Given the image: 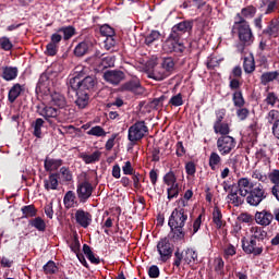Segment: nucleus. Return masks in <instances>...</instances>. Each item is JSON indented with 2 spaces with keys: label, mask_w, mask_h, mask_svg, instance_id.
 <instances>
[{
  "label": "nucleus",
  "mask_w": 279,
  "mask_h": 279,
  "mask_svg": "<svg viewBox=\"0 0 279 279\" xmlns=\"http://www.w3.org/2000/svg\"><path fill=\"white\" fill-rule=\"evenodd\" d=\"M238 185L240 186V196L245 197L246 204L253 208L260 206L268 195L264 184L251 182L247 178L239 179Z\"/></svg>",
  "instance_id": "obj_1"
},
{
  "label": "nucleus",
  "mask_w": 279,
  "mask_h": 279,
  "mask_svg": "<svg viewBox=\"0 0 279 279\" xmlns=\"http://www.w3.org/2000/svg\"><path fill=\"white\" fill-rule=\"evenodd\" d=\"M179 206L174 208L169 217L168 226L169 228L179 227L184 228L186 226V221L189 220V214H186V206L189 204L184 198H180L178 201Z\"/></svg>",
  "instance_id": "obj_2"
},
{
  "label": "nucleus",
  "mask_w": 279,
  "mask_h": 279,
  "mask_svg": "<svg viewBox=\"0 0 279 279\" xmlns=\"http://www.w3.org/2000/svg\"><path fill=\"white\" fill-rule=\"evenodd\" d=\"M149 134V128L145 123V121H136L133 125L129 128L128 138L130 143L136 145L140 141H143L145 136Z\"/></svg>",
  "instance_id": "obj_3"
},
{
  "label": "nucleus",
  "mask_w": 279,
  "mask_h": 279,
  "mask_svg": "<svg viewBox=\"0 0 279 279\" xmlns=\"http://www.w3.org/2000/svg\"><path fill=\"white\" fill-rule=\"evenodd\" d=\"M194 20H184L173 25L170 33L172 40H182L183 34H191L193 32Z\"/></svg>",
  "instance_id": "obj_4"
},
{
  "label": "nucleus",
  "mask_w": 279,
  "mask_h": 279,
  "mask_svg": "<svg viewBox=\"0 0 279 279\" xmlns=\"http://www.w3.org/2000/svg\"><path fill=\"white\" fill-rule=\"evenodd\" d=\"M175 246L171 244L169 238H161L157 243V252L159 254V260L161 263H167V260H171L173 256V251Z\"/></svg>",
  "instance_id": "obj_5"
},
{
  "label": "nucleus",
  "mask_w": 279,
  "mask_h": 279,
  "mask_svg": "<svg viewBox=\"0 0 279 279\" xmlns=\"http://www.w3.org/2000/svg\"><path fill=\"white\" fill-rule=\"evenodd\" d=\"M221 136L217 140V149L220 156H228L232 153V149L236 147V140L228 134H220Z\"/></svg>",
  "instance_id": "obj_6"
},
{
  "label": "nucleus",
  "mask_w": 279,
  "mask_h": 279,
  "mask_svg": "<svg viewBox=\"0 0 279 279\" xmlns=\"http://www.w3.org/2000/svg\"><path fill=\"white\" fill-rule=\"evenodd\" d=\"M53 77H58V72L53 68H48L39 76L38 83L36 85V93H46L51 86Z\"/></svg>",
  "instance_id": "obj_7"
},
{
  "label": "nucleus",
  "mask_w": 279,
  "mask_h": 279,
  "mask_svg": "<svg viewBox=\"0 0 279 279\" xmlns=\"http://www.w3.org/2000/svg\"><path fill=\"white\" fill-rule=\"evenodd\" d=\"M235 34H238L241 43V51L254 43V33L252 32L250 24L235 28Z\"/></svg>",
  "instance_id": "obj_8"
},
{
  "label": "nucleus",
  "mask_w": 279,
  "mask_h": 279,
  "mask_svg": "<svg viewBox=\"0 0 279 279\" xmlns=\"http://www.w3.org/2000/svg\"><path fill=\"white\" fill-rule=\"evenodd\" d=\"M264 245L262 242L254 240V238L242 239V250L245 254H253V256H260L263 254Z\"/></svg>",
  "instance_id": "obj_9"
},
{
  "label": "nucleus",
  "mask_w": 279,
  "mask_h": 279,
  "mask_svg": "<svg viewBox=\"0 0 279 279\" xmlns=\"http://www.w3.org/2000/svg\"><path fill=\"white\" fill-rule=\"evenodd\" d=\"M93 184L87 180L78 182L76 185V195L81 204H86L88 199L93 196Z\"/></svg>",
  "instance_id": "obj_10"
},
{
  "label": "nucleus",
  "mask_w": 279,
  "mask_h": 279,
  "mask_svg": "<svg viewBox=\"0 0 279 279\" xmlns=\"http://www.w3.org/2000/svg\"><path fill=\"white\" fill-rule=\"evenodd\" d=\"M216 120L214 122L215 134H230V125L223 122L226 119V109H218L215 111Z\"/></svg>",
  "instance_id": "obj_11"
},
{
  "label": "nucleus",
  "mask_w": 279,
  "mask_h": 279,
  "mask_svg": "<svg viewBox=\"0 0 279 279\" xmlns=\"http://www.w3.org/2000/svg\"><path fill=\"white\" fill-rule=\"evenodd\" d=\"M104 80L108 82V84L119 86V84L125 80V72L121 70H108L104 73Z\"/></svg>",
  "instance_id": "obj_12"
},
{
  "label": "nucleus",
  "mask_w": 279,
  "mask_h": 279,
  "mask_svg": "<svg viewBox=\"0 0 279 279\" xmlns=\"http://www.w3.org/2000/svg\"><path fill=\"white\" fill-rule=\"evenodd\" d=\"M49 104L50 106H56L57 108H59V110H64L65 114L71 110V107L66 105V98L64 97V95L58 92L50 94Z\"/></svg>",
  "instance_id": "obj_13"
},
{
  "label": "nucleus",
  "mask_w": 279,
  "mask_h": 279,
  "mask_svg": "<svg viewBox=\"0 0 279 279\" xmlns=\"http://www.w3.org/2000/svg\"><path fill=\"white\" fill-rule=\"evenodd\" d=\"M97 86V78L95 76H86L84 73V77L81 81V93H87L88 95H93L95 93V87Z\"/></svg>",
  "instance_id": "obj_14"
},
{
  "label": "nucleus",
  "mask_w": 279,
  "mask_h": 279,
  "mask_svg": "<svg viewBox=\"0 0 279 279\" xmlns=\"http://www.w3.org/2000/svg\"><path fill=\"white\" fill-rule=\"evenodd\" d=\"M181 40L182 39H172L168 37V49L170 53H174V56H178L179 58H182L184 51H186V46H184V43Z\"/></svg>",
  "instance_id": "obj_15"
},
{
  "label": "nucleus",
  "mask_w": 279,
  "mask_h": 279,
  "mask_svg": "<svg viewBox=\"0 0 279 279\" xmlns=\"http://www.w3.org/2000/svg\"><path fill=\"white\" fill-rule=\"evenodd\" d=\"M262 36H266L269 40H271V38H278L279 21L276 19L270 20L267 26L262 31Z\"/></svg>",
  "instance_id": "obj_16"
},
{
  "label": "nucleus",
  "mask_w": 279,
  "mask_h": 279,
  "mask_svg": "<svg viewBox=\"0 0 279 279\" xmlns=\"http://www.w3.org/2000/svg\"><path fill=\"white\" fill-rule=\"evenodd\" d=\"M255 221L258 226H263V228H267V226H271V221H274V214L267 209L255 213Z\"/></svg>",
  "instance_id": "obj_17"
},
{
  "label": "nucleus",
  "mask_w": 279,
  "mask_h": 279,
  "mask_svg": "<svg viewBox=\"0 0 279 279\" xmlns=\"http://www.w3.org/2000/svg\"><path fill=\"white\" fill-rule=\"evenodd\" d=\"M75 221L81 228H88L93 223V215L84 209H77Z\"/></svg>",
  "instance_id": "obj_18"
},
{
  "label": "nucleus",
  "mask_w": 279,
  "mask_h": 279,
  "mask_svg": "<svg viewBox=\"0 0 279 279\" xmlns=\"http://www.w3.org/2000/svg\"><path fill=\"white\" fill-rule=\"evenodd\" d=\"M38 114L40 117H44V119H46V121H49V119H56V117H58V114H60V109L53 107V105H46L44 107H38Z\"/></svg>",
  "instance_id": "obj_19"
},
{
  "label": "nucleus",
  "mask_w": 279,
  "mask_h": 279,
  "mask_svg": "<svg viewBox=\"0 0 279 279\" xmlns=\"http://www.w3.org/2000/svg\"><path fill=\"white\" fill-rule=\"evenodd\" d=\"M186 238V231H184V227H170V232L168 234L169 241L173 243H182Z\"/></svg>",
  "instance_id": "obj_20"
},
{
  "label": "nucleus",
  "mask_w": 279,
  "mask_h": 279,
  "mask_svg": "<svg viewBox=\"0 0 279 279\" xmlns=\"http://www.w3.org/2000/svg\"><path fill=\"white\" fill-rule=\"evenodd\" d=\"M240 189L241 187L239 186V184L238 186H232L227 196V198L231 202V204L236 207L243 206V204L245 203V197L239 196V194L241 195Z\"/></svg>",
  "instance_id": "obj_21"
},
{
  "label": "nucleus",
  "mask_w": 279,
  "mask_h": 279,
  "mask_svg": "<svg viewBox=\"0 0 279 279\" xmlns=\"http://www.w3.org/2000/svg\"><path fill=\"white\" fill-rule=\"evenodd\" d=\"M121 89L134 93L135 95H141V93H143V86H141V81L138 78H132L125 82L122 84Z\"/></svg>",
  "instance_id": "obj_22"
},
{
  "label": "nucleus",
  "mask_w": 279,
  "mask_h": 279,
  "mask_svg": "<svg viewBox=\"0 0 279 279\" xmlns=\"http://www.w3.org/2000/svg\"><path fill=\"white\" fill-rule=\"evenodd\" d=\"M25 92V85H21L19 83L13 84L8 93V101L9 104H14L20 97L21 94Z\"/></svg>",
  "instance_id": "obj_23"
},
{
  "label": "nucleus",
  "mask_w": 279,
  "mask_h": 279,
  "mask_svg": "<svg viewBox=\"0 0 279 279\" xmlns=\"http://www.w3.org/2000/svg\"><path fill=\"white\" fill-rule=\"evenodd\" d=\"M2 74L1 77L5 82H12L19 77V68L15 66H2L1 68Z\"/></svg>",
  "instance_id": "obj_24"
},
{
  "label": "nucleus",
  "mask_w": 279,
  "mask_h": 279,
  "mask_svg": "<svg viewBox=\"0 0 279 279\" xmlns=\"http://www.w3.org/2000/svg\"><path fill=\"white\" fill-rule=\"evenodd\" d=\"M90 104V94H87L86 92H76V99H75V106L80 110H84Z\"/></svg>",
  "instance_id": "obj_25"
},
{
  "label": "nucleus",
  "mask_w": 279,
  "mask_h": 279,
  "mask_svg": "<svg viewBox=\"0 0 279 279\" xmlns=\"http://www.w3.org/2000/svg\"><path fill=\"white\" fill-rule=\"evenodd\" d=\"M58 178H60V173H50L48 179L44 180V189H46L47 191H58Z\"/></svg>",
  "instance_id": "obj_26"
},
{
  "label": "nucleus",
  "mask_w": 279,
  "mask_h": 279,
  "mask_svg": "<svg viewBox=\"0 0 279 279\" xmlns=\"http://www.w3.org/2000/svg\"><path fill=\"white\" fill-rule=\"evenodd\" d=\"M251 238L262 245H265V240L267 238V231L263 227H252L251 228Z\"/></svg>",
  "instance_id": "obj_27"
},
{
  "label": "nucleus",
  "mask_w": 279,
  "mask_h": 279,
  "mask_svg": "<svg viewBox=\"0 0 279 279\" xmlns=\"http://www.w3.org/2000/svg\"><path fill=\"white\" fill-rule=\"evenodd\" d=\"M259 82L262 86H267L271 82H279V71L264 72L259 77Z\"/></svg>",
  "instance_id": "obj_28"
},
{
  "label": "nucleus",
  "mask_w": 279,
  "mask_h": 279,
  "mask_svg": "<svg viewBox=\"0 0 279 279\" xmlns=\"http://www.w3.org/2000/svg\"><path fill=\"white\" fill-rule=\"evenodd\" d=\"M63 161L62 159H53L47 157L44 161V169L45 171H58L60 167H62Z\"/></svg>",
  "instance_id": "obj_29"
},
{
  "label": "nucleus",
  "mask_w": 279,
  "mask_h": 279,
  "mask_svg": "<svg viewBox=\"0 0 279 279\" xmlns=\"http://www.w3.org/2000/svg\"><path fill=\"white\" fill-rule=\"evenodd\" d=\"M84 77V72L81 71L76 73L72 78L69 81V88L73 90L74 93L80 92V88L82 86V78Z\"/></svg>",
  "instance_id": "obj_30"
},
{
  "label": "nucleus",
  "mask_w": 279,
  "mask_h": 279,
  "mask_svg": "<svg viewBox=\"0 0 279 279\" xmlns=\"http://www.w3.org/2000/svg\"><path fill=\"white\" fill-rule=\"evenodd\" d=\"M183 263H185V265L197 264L198 263L197 252H195L193 248H187L183 251Z\"/></svg>",
  "instance_id": "obj_31"
},
{
  "label": "nucleus",
  "mask_w": 279,
  "mask_h": 279,
  "mask_svg": "<svg viewBox=\"0 0 279 279\" xmlns=\"http://www.w3.org/2000/svg\"><path fill=\"white\" fill-rule=\"evenodd\" d=\"M88 49H90V41L88 40L81 41L74 48V56H76V58H83V56H86L88 53Z\"/></svg>",
  "instance_id": "obj_32"
},
{
  "label": "nucleus",
  "mask_w": 279,
  "mask_h": 279,
  "mask_svg": "<svg viewBox=\"0 0 279 279\" xmlns=\"http://www.w3.org/2000/svg\"><path fill=\"white\" fill-rule=\"evenodd\" d=\"M28 226L35 228L38 232H45L47 230V222L41 217H35L28 220Z\"/></svg>",
  "instance_id": "obj_33"
},
{
  "label": "nucleus",
  "mask_w": 279,
  "mask_h": 279,
  "mask_svg": "<svg viewBox=\"0 0 279 279\" xmlns=\"http://www.w3.org/2000/svg\"><path fill=\"white\" fill-rule=\"evenodd\" d=\"M260 8H266L264 14H274L278 10V0H262Z\"/></svg>",
  "instance_id": "obj_34"
},
{
  "label": "nucleus",
  "mask_w": 279,
  "mask_h": 279,
  "mask_svg": "<svg viewBox=\"0 0 279 279\" xmlns=\"http://www.w3.org/2000/svg\"><path fill=\"white\" fill-rule=\"evenodd\" d=\"M22 219H32L38 215V209L34 205H24L21 208Z\"/></svg>",
  "instance_id": "obj_35"
},
{
  "label": "nucleus",
  "mask_w": 279,
  "mask_h": 279,
  "mask_svg": "<svg viewBox=\"0 0 279 279\" xmlns=\"http://www.w3.org/2000/svg\"><path fill=\"white\" fill-rule=\"evenodd\" d=\"M169 75L171 74L161 66L159 69L153 70V72L149 74V77L150 80H155L156 82H162V80H167Z\"/></svg>",
  "instance_id": "obj_36"
},
{
  "label": "nucleus",
  "mask_w": 279,
  "mask_h": 279,
  "mask_svg": "<svg viewBox=\"0 0 279 279\" xmlns=\"http://www.w3.org/2000/svg\"><path fill=\"white\" fill-rule=\"evenodd\" d=\"M83 254H85L86 258L92 263V265H99V263H101L99 256H95V253H93V250L88 244L83 245Z\"/></svg>",
  "instance_id": "obj_37"
},
{
  "label": "nucleus",
  "mask_w": 279,
  "mask_h": 279,
  "mask_svg": "<svg viewBox=\"0 0 279 279\" xmlns=\"http://www.w3.org/2000/svg\"><path fill=\"white\" fill-rule=\"evenodd\" d=\"M75 199H76L75 192L68 191L63 197L64 207L68 210H69V208H75V204H77V202H75Z\"/></svg>",
  "instance_id": "obj_38"
},
{
  "label": "nucleus",
  "mask_w": 279,
  "mask_h": 279,
  "mask_svg": "<svg viewBox=\"0 0 279 279\" xmlns=\"http://www.w3.org/2000/svg\"><path fill=\"white\" fill-rule=\"evenodd\" d=\"M81 158L84 160L85 165H93V162H99V159L101 158V151L96 150L92 155L82 154Z\"/></svg>",
  "instance_id": "obj_39"
},
{
  "label": "nucleus",
  "mask_w": 279,
  "mask_h": 279,
  "mask_svg": "<svg viewBox=\"0 0 279 279\" xmlns=\"http://www.w3.org/2000/svg\"><path fill=\"white\" fill-rule=\"evenodd\" d=\"M232 101L235 108H244L245 107V98L243 97V90H235L232 94Z\"/></svg>",
  "instance_id": "obj_40"
},
{
  "label": "nucleus",
  "mask_w": 279,
  "mask_h": 279,
  "mask_svg": "<svg viewBox=\"0 0 279 279\" xmlns=\"http://www.w3.org/2000/svg\"><path fill=\"white\" fill-rule=\"evenodd\" d=\"M243 70L244 73H254L256 71V62L254 61V57H245L243 61Z\"/></svg>",
  "instance_id": "obj_41"
},
{
  "label": "nucleus",
  "mask_w": 279,
  "mask_h": 279,
  "mask_svg": "<svg viewBox=\"0 0 279 279\" xmlns=\"http://www.w3.org/2000/svg\"><path fill=\"white\" fill-rule=\"evenodd\" d=\"M243 25H250V22L245 20V16H243V14L236 13L231 33L236 34L238 27H243Z\"/></svg>",
  "instance_id": "obj_42"
},
{
  "label": "nucleus",
  "mask_w": 279,
  "mask_h": 279,
  "mask_svg": "<svg viewBox=\"0 0 279 279\" xmlns=\"http://www.w3.org/2000/svg\"><path fill=\"white\" fill-rule=\"evenodd\" d=\"M43 125H45V120L41 118H37L33 124L32 128L34 129L33 134L36 136V138H41L43 136Z\"/></svg>",
  "instance_id": "obj_43"
},
{
  "label": "nucleus",
  "mask_w": 279,
  "mask_h": 279,
  "mask_svg": "<svg viewBox=\"0 0 279 279\" xmlns=\"http://www.w3.org/2000/svg\"><path fill=\"white\" fill-rule=\"evenodd\" d=\"M219 165H221V156H219L216 151H213L209 155L208 166L211 171H215Z\"/></svg>",
  "instance_id": "obj_44"
},
{
  "label": "nucleus",
  "mask_w": 279,
  "mask_h": 279,
  "mask_svg": "<svg viewBox=\"0 0 279 279\" xmlns=\"http://www.w3.org/2000/svg\"><path fill=\"white\" fill-rule=\"evenodd\" d=\"M161 34L158 31H151L146 37H145V45L147 47H151L154 43H158L160 40Z\"/></svg>",
  "instance_id": "obj_45"
},
{
  "label": "nucleus",
  "mask_w": 279,
  "mask_h": 279,
  "mask_svg": "<svg viewBox=\"0 0 279 279\" xmlns=\"http://www.w3.org/2000/svg\"><path fill=\"white\" fill-rule=\"evenodd\" d=\"M161 66L167 73L171 75V73H173V71L175 70V61H173V58L171 57L163 58Z\"/></svg>",
  "instance_id": "obj_46"
},
{
  "label": "nucleus",
  "mask_w": 279,
  "mask_h": 279,
  "mask_svg": "<svg viewBox=\"0 0 279 279\" xmlns=\"http://www.w3.org/2000/svg\"><path fill=\"white\" fill-rule=\"evenodd\" d=\"M223 215L221 214V209L219 207H215L213 211V222L216 225V228L219 230L223 226Z\"/></svg>",
  "instance_id": "obj_47"
},
{
  "label": "nucleus",
  "mask_w": 279,
  "mask_h": 279,
  "mask_svg": "<svg viewBox=\"0 0 279 279\" xmlns=\"http://www.w3.org/2000/svg\"><path fill=\"white\" fill-rule=\"evenodd\" d=\"M57 32L60 34H63L64 40H71V38L75 36V27L73 26H63L58 28Z\"/></svg>",
  "instance_id": "obj_48"
},
{
  "label": "nucleus",
  "mask_w": 279,
  "mask_h": 279,
  "mask_svg": "<svg viewBox=\"0 0 279 279\" xmlns=\"http://www.w3.org/2000/svg\"><path fill=\"white\" fill-rule=\"evenodd\" d=\"M0 49H2V51H12V49H14V44H12L10 37H0Z\"/></svg>",
  "instance_id": "obj_49"
},
{
  "label": "nucleus",
  "mask_w": 279,
  "mask_h": 279,
  "mask_svg": "<svg viewBox=\"0 0 279 279\" xmlns=\"http://www.w3.org/2000/svg\"><path fill=\"white\" fill-rule=\"evenodd\" d=\"M241 14L244 16V19H254V16H256V7H245L241 10Z\"/></svg>",
  "instance_id": "obj_50"
},
{
  "label": "nucleus",
  "mask_w": 279,
  "mask_h": 279,
  "mask_svg": "<svg viewBox=\"0 0 279 279\" xmlns=\"http://www.w3.org/2000/svg\"><path fill=\"white\" fill-rule=\"evenodd\" d=\"M43 269L46 275L51 276L58 271V266L56 265V262L49 260L44 265Z\"/></svg>",
  "instance_id": "obj_51"
},
{
  "label": "nucleus",
  "mask_w": 279,
  "mask_h": 279,
  "mask_svg": "<svg viewBox=\"0 0 279 279\" xmlns=\"http://www.w3.org/2000/svg\"><path fill=\"white\" fill-rule=\"evenodd\" d=\"M88 136H106V130H104V128H101L100 125H96L94 128H92L89 131H87Z\"/></svg>",
  "instance_id": "obj_52"
},
{
  "label": "nucleus",
  "mask_w": 279,
  "mask_h": 279,
  "mask_svg": "<svg viewBox=\"0 0 279 279\" xmlns=\"http://www.w3.org/2000/svg\"><path fill=\"white\" fill-rule=\"evenodd\" d=\"M100 34H101V36H105L106 38L116 36L114 28H112V26H110L108 24L100 26Z\"/></svg>",
  "instance_id": "obj_53"
},
{
  "label": "nucleus",
  "mask_w": 279,
  "mask_h": 279,
  "mask_svg": "<svg viewBox=\"0 0 279 279\" xmlns=\"http://www.w3.org/2000/svg\"><path fill=\"white\" fill-rule=\"evenodd\" d=\"M163 182L167 184V186H171V184H174V182H178V178L175 177L174 171H169L163 175Z\"/></svg>",
  "instance_id": "obj_54"
},
{
  "label": "nucleus",
  "mask_w": 279,
  "mask_h": 279,
  "mask_svg": "<svg viewBox=\"0 0 279 279\" xmlns=\"http://www.w3.org/2000/svg\"><path fill=\"white\" fill-rule=\"evenodd\" d=\"M264 101H265V104H267V106H271V108H274V106H276V102L279 101V99H278V96L276 95V93L268 92Z\"/></svg>",
  "instance_id": "obj_55"
},
{
  "label": "nucleus",
  "mask_w": 279,
  "mask_h": 279,
  "mask_svg": "<svg viewBox=\"0 0 279 279\" xmlns=\"http://www.w3.org/2000/svg\"><path fill=\"white\" fill-rule=\"evenodd\" d=\"M235 113L240 121H245L247 119V117H250V109H247L245 107H238Z\"/></svg>",
  "instance_id": "obj_56"
},
{
  "label": "nucleus",
  "mask_w": 279,
  "mask_h": 279,
  "mask_svg": "<svg viewBox=\"0 0 279 279\" xmlns=\"http://www.w3.org/2000/svg\"><path fill=\"white\" fill-rule=\"evenodd\" d=\"M279 119V111L276 109H271L267 117H266V121L267 123H269L270 125H274V123H276V121H278Z\"/></svg>",
  "instance_id": "obj_57"
},
{
  "label": "nucleus",
  "mask_w": 279,
  "mask_h": 279,
  "mask_svg": "<svg viewBox=\"0 0 279 279\" xmlns=\"http://www.w3.org/2000/svg\"><path fill=\"white\" fill-rule=\"evenodd\" d=\"M169 105L174 106V108L184 106V100L182 99V95L179 93V94L172 96L169 100Z\"/></svg>",
  "instance_id": "obj_58"
},
{
  "label": "nucleus",
  "mask_w": 279,
  "mask_h": 279,
  "mask_svg": "<svg viewBox=\"0 0 279 279\" xmlns=\"http://www.w3.org/2000/svg\"><path fill=\"white\" fill-rule=\"evenodd\" d=\"M60 174L64 182H71L73 180V173H71V170L66 167L60 168Z\"/></svg>",
  "instance_id": "obj_59"
},
{
  "label": "nucleus",
  "mask_w": 279,
  "mask_h": 279,
  "mask_svg": "<svg viewBox=\"0 0 279 279\" xmlns=\"http://www.w3.org/2000/svg\"><path fill=\"white\" fill-rule=\"evenodd\" d=\"M199 228H202V215H199L193 222V230L190 229V236H194L199 232Z\"/></svg>",
  "instance_id": "obj_60"
},
{
  "label": "nucleus",
  "mask_w": 279,
  "mask_h": 279,
  "mask_svg": "<svg viewBox=\"0 0 279 279\" xmlns=\"http://www.w3.org/2000/svg\"><path fill=\"white\" fill-rule=\"evenodd\" d=\"M240 223H253L254 217L248 213H242L238 216Z\"/></svg>",
  "instance_id": "obj_61"
},
{
  "label": "nucleus",
  "mask_w": 279,
  "mask_h": 279,
  "mask_svg": "<svg viewBox=\"0 0 279 279\" xmlns=\"http://www.w3.org/2000/svg\"><path fill=\"white\" fill-rule=\"evenodd\" d=\"M182 260L184 262V251L181 253L180 248H177V251L174 252L173 266L180 267V265H182Z\"/></svg>",
  "instance_id": "obj_62"
},
{
  "label": "nucleus",
  "mask_w": 279,
  "mask_h": 279,
  "mask_svg": "<svg viewBox=\"0 0 279 279\" xmlns=\"http://www.w3.org/2000/svg\"><path fill=\"white\" fill-rule=\"evenodd\" d=\"M58 49H60V46H56L54 44H48L46 46V56H50V57H53V56H57L58 54Z\"/></svg>",
  "instance_id": "obj_63"
},
{
  "label": "nucleus",
  "mask_w": 279,
  "mask_h": 279,
  "mask_svg": "<svg viewBox=\"0 0 279 279\" xmlns=\"http://www.w3.org/2000/svg\"><path fill=\"white\" fill-rule=\"evenodd\" d=\"M270 182L275 184V186H279V170H272V172L268 175Z\"/></svg>",
  "instance_id": "obj_64"
}]
</instances>
